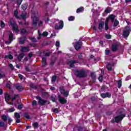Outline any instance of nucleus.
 <instances>
[{
    "mask_svg": "<svg viewBox=\"0 0 131 131\" xmlns=\"http://www.w3.org/2000/svg\"><path fill=\"white\" fill-rule=\"evenodd\" d=\"M24 117H25V118H27V119H29V118H30V116H29L28 113H25Z\"/></svg>",
    "mask_w": 131,
    "mask_h": 131,
    "instance_id": "79ce46f5",
    "label": "nucleus"
},
{
    "mask_svg": "<svg viewBox=\"0 0 131 131\" xmlns=\"http://www.w3.org/2000/svg\"><path fill=\"white\" fill-rule=\"evenodd\" d=\"M53 112H54V113H56V114L59 113V110H58L57 108H55L54 109Z\"/></svg>",
    "mask_w": 131,
    "mask_h": 131,
    "instance_id": "13d9d810",
    "label": "nucleus"
},
{
    "mask_svg": "<svg viewBox=\"0 0 131 131\" xmlns=\"http://www.w3.org/2000/svg\"><path fill=\"white\" fill-rule=\"evenodd\" d=\"M26 36H23L18 38V42L19 45H24V43H25V41H26Z\"/></svg>",
    "mask_w": 131,
    "mask_h": 131,
    "instance_id": "9b49d317",
    "label": "nucleus"
},
{
    "mask_svg": "<svg viewBox=\"0 0 131 131\" xmlns=\"http://www.w3.org/2000/svg\"><path fill=\"white\" fill-rule=\"evenodd\" d=\"M21 53H24L25 52H29L30 51L29 48H28V47H21Z\"/></svg>",
    "mask_w": 131,
    "mask_h": 131,
    "instance_id": "412c9836",
    "label": "nucleus"
},
{
    "mask_svg": "<svg viewBox=\"0 0 131 131\" xmlns=\"http://www.w3.org/2000/svg\"><path fill=\"white\" fill-rule=\"evenodd\" d=\"M131 32L130 27L127 26L126 27V30L123 31V36L124 37H128L129 34Z\"/></svg>",
    "mask_w": 131,
    "mask_h": 131,
    "instance_id": "7ed1b4c3",
    "label": "nucleus"
},
{
    "mask_svg": "<svg viewBox=\"0 0 131 131\" xmlns=\"http://www.w3.org/2000/svg\"><path fill=\"white\" fill-rule=\"evenodd\" d=\"M8 66L11 70H14V66H13V64L10 63Z\"/></svg>",
    "mask_w": 131,
    "mask_h": 131,
    "instance_id": "8fccbe9b",
    "label": "nucleus"
},
{
    "mask_svg": "<svg viewBox=\"0 0 131 131\" xmlns=\"http://www.w3.org/2000/svg\"><path fill=\"white\" fill-rule=\"evenodd\" d=\"M122 85V81H121V80H119V81H118V89H120V88H121Z\"/></svg>",
    "mask_w": 131,
    "mask_h": 131,
    "instance_id": "473e14b6",
    "label": "nucleus"
},
{
    "mask_svg": "<svg viewBox=\"0 0 131 131\" xmlns=\"http://www.w3.org/2000/svg\"><path fill=\"white\" fill-rule=\"evenodd\" d=\"M76 63H79V61L76 60H71L68 62V64H70V67L71 68H74V67H75V65L74 64H76Z\"/></svg>",
    "mask_w": 131,
    "mask_h": 131,
    "instance_id": "9d476101",
    "label": "nucleus"
},
{
    "mask_svg": "<svg viewBox=\"0 0 131 131\" xmlns=\"http://www.w3.org/2000/svg\"><path fill=\"white\" fill-rule=\"evenodd\" d=\"M28 7V3H25L21 6V8L24 11H26Z\"/></svg>",
    "mask_w": 131,
    "mask_h": 131,
    "instance_id": "393cba45",
    "label": "nucleus"
},
{
    "mask_svg": "<svg viewBox=\"0 0 131 131\" xmlns=\"http://www.w3.org/2000/svg\"><path fill=\"white\" fill-rule=\"evenodd\" d=\"M109 19L108 18H107L105 20V25H108V24H109Z\"/></svg>",
    "mask_w": 131,
    "mask_h": 131,
    "instance_id": "052dcab7",
    "label": "nucleus"
},
{
    "mask_svg": "<svg viewBox=\"0 0 131 131\" xmlns=\"http://www.w3.org/2000/svg\"><path fill=\"white\" fill-rule=\"evenodd\" d=\"M14 16L15 17L16 19H20V17L19 16H18V14H19V12H18L17 10H15L13 12Z\"/></svg>",
    "mask_w": 131,
    "mask_h": 131,
    "instance_id": "a878e982",
    "label": "nucleus"
},
{
    "mask_svg": "<svg viewBox=\"0 0 131 131\" xmlns=\"http://www.w3.org/2000/svg\"><path fill=\"white\" fill-rule=\"evenodd\" d=\"M58 99V102L60 103V104H62V105H64V104L67 103V99H66L65 98L61 97V95H59L57 96Z\"/></svg>",
    "mask_w": 131,
    "mask_h": 131,
    "instance_id": "0eeeda50",
    "label": "nucleus"
},
{
    "mask_svg": "<svg viewBox=\"0 0 131 131\" xmlns=\"http://www.w3.org/2000/svg\"><path fill=\"white\" fill-rule=\"evenodd\" d=\"M36 99L39 100L38 103L41 105V106H45L46 105V103L48 102V100L41 99V97L39 96H36Z\"/></svg>",
    "mask_w": 131,
    "mask_h": 131,
    "instance_id": "20e7f679",
    "label": "nucleus"
},
{
    "mask_svg": "<svg viewBox=\"0 0 131 131\" xmlns=\"http://www.w3.org/2000/svg\"><path fill=\"white\" fill-rule=\"evenodd\" d=\"M64 27V22L63 20H60L59 21V26L58 24H55V29L56 30H59V29H62Z\"/></svg>",
    "mask_w": 131,
    "mask_h": 131,
    "instance_id": "1a4fd4ad",
    "label": "nucleus"
},
{
    "mask_svg": "<svg viewBox=\"0 0 131 131\" xmlns=\"http://www.w3.org/2000/svg\"><path fill=\"white\" fill-rule=\"evenodd\" d=\"M83 128H82V127H81V126H79L78 127V129H77V130L78 131H83Z\"/></svg>",
    "mask_w": 131,
    "mask_h": 131,
    "instance_id": "e2e57ef3",
    "label": "nucleus"
},
{
    "mask_svg": "<svg viewBox=\"0 0 131 131\" xmlns=\"http://www.w3.org/2000/svg\"><path fill=\"white\" fill-rule=\"evenodd\" d=\"M11 99H12V97H11V95H9V94H8V93H6L5 94V101L8 102V101H9V100H11Z\"/></svg>",
    "mask_w": 131,
    "mask_h": 131,
    "instance_id": "a211bd4d",
    "label": "nucleus"
},
{
    "mask_svg": "<svg viewBox=\"0 0 131 131\" xmlns=\"http://www.w3.org/2000/svg\"><path fill=\"white\" fill-rule=\"evenodd\" d=\"M17 98H19V95L16 94V95H14V97L11 98V100L12 101H15V100H16V99H17Z\"/></svg>",
    "mask_w": 131,
    "mask_h": 131,
    "instance_id": "37998d69",
    "label": "nucleus"
},
{
    "mask_svg": "<svg viewBox=\"0 0 131 131\" xmlns=\"http://www.w3.org/2000/svg\"><path fill=\"white\" fill-rule=\"evenodd\" d=\"M100 96L102 99H105V98H110L111 97V94L109 92H106L105 93H102L100 94Z\"/></svg>",
    "mask_w": 131,
    "mask_h": 131,
    "instance_id": "dca6fc26",
    "label": "nucleus"
},
{
    "mask_svg": "<svg viewBox=\"0 0 131 131\" xmlns=\"http://www.w3.org/2000/svg\"><path fill=\"white\" fill-rule=\"evenodd\" d=\"M112 52H116L118 50V44L115 43L112 45Z\"/></svg>",
    "mask_w": 131,
    "mask_h": 131,
    "instance_id": "f3484780",
    "label": "nucleus"
},
{
    "mask_svg": "<svg viewBox=\"0 0 131 131\" xmlns=\"http://www.w3.org/2000/svg\"><path fill=\"white\" fill-rule=\"evenodd\" d=\"M111 37H112V36L111 35H109V34L105 35V38L107 39H111Z\"/></svg>",
    "mask_w": 131,
    "mask_h": 131,
    "instance_id": "09e8293b",
    "label": "nucleus"
},
{
    "mask_svg": "<svg viewBox=\"0 0 131 131\" xmlns=\"http://www.w3.org/2000/svg\"><path fill=\"white\" fill-rule=\"evenodd\" d=\"M32 126L34 128H38L39 124L37 122H35L32 124Z\"/></svg>",
    "mask_w": 131,
    "mask_h": 131,
    "instance_id": "c85d7f7f",
    "label": "nucleus"
},
{
    "mask_svg": "<svg viewBox=\"0 0 131 131\" xmlns=\"http://www.w3.org/2000/svg\"><path fill=\"white\" fill-rule=\"evenodd\" d=\"M81 47H82V42L81 41H78L75 43L74 48L76 51L81 49Z\"/></svg>",
    "mask_w": 131,
    "mask_h": 131,
    "instance_id": "6e6552de",
    "label": "nucleus"
},
{
    "mask_svg": "<svg viewBox=\"0 0 131 131\" xmlns=\"http://www.w3.org/2000/svg\"><path fill=\"white\" fill-rule=\"evenodd\" d=\"M14 116H15V118H17V119H19V118H20V114L18 113H15Z\"/></svg>",
    "mask_w": 131,
    "mask_h": 131,
    "instance_id": "a19ab883",
    "label": "nucleus"
},
{
    "mask_svg": "<svg viewBox=\"0 0 131 131\" xmlns=\"http://www.w3.org/2000/svg\"><path fill=\"white\" fill-rule=\"evenodd\" d=\"M106 69H107L108 71H111V70H112V65L110 62H107L106 64Z\"/></svg>",
    "mask_w": 131,
    "mask_h": 131,
    "instance_id": "bb28decb",
    "label": "nucleus"
},
{
    "mask_svg": "<svg viewBox=\"0 0 131 131\" xmlns=\"http://www.w3.org/2000/svg\"><path fill=\"white\" fill-rule=\"evenodd\" d=\"M30 39L31 41H33V42H36L37 41V40L36 39V38L34 37L31 38Z\"/></svg>",
    "mask_w": 131,
    "mask_h": 131,
    "instance_id": "603ef678",
    "label": "nucleus"
},
{
    "mask_svg": "<svg viewBox=\"0 0 131 131\" xmlns=\"http://www.w3.org/2000/svg\"><path fill=\"white\" fill-rule=\"evenodd\" d=\"M13 40H14V34H13L12 32H10L9 35V41H7L6 43L7 45H9V43H11Z\"/></svg>",
    "mask_w": 131,
    "mask_h": 131,
    "instance_id": "f8f14e48",
    "label": "nucleus"
},
{
    "mask_svg": "<svg viewBox=\"0 0 131 131\" xmlns=\"http://www.w3.org/2000/svg\"><path fill=\"white\" fill-rule=\"evenodd\" d=\"M49 45H50V43L45 41L41 44L40 47L42 48V47H47V46H49Z\"/></svg>",
    "mask_w": 131,
    "mask_h": 131,
    "instance_id": "c756f323",
    "label": "nucleus"
},
{
    "mask_svg": "<svg viewBox=\"0 0 131 131\" xmlns=\"http://www.w3.org/2000/svg\"><path fill=\"white\" fill-rule=\"evenodd\" d=\"M50 55H51V52L45 53V56H46V57H50Z\"/></svg>",
    "mask_w": 131,
    "mask_h": 131,
    "instance_id": "774afa93",
    "label": "nucleus"
},
{
    "mask_svg": "<svg viewBox=\"0 0 131 131\" xmlns=\"http://www.w3.org/2000/svg\"><path fill=\"white\" fill-rule=\"evenodd\" d=\"M27 16V12L26 11H23L21 13V14L19 16V19H22L23 20H24L25 21H26V19H27V17H26Z\"/></svg>",
    "mask_w": 131,
    "mask_h": 131,
    "instance_id": "ddd939ff",
    "label": "nucleus"
},
{
    "mask_svg": "<svg viewBox=\"0 0 131 131\" xmlns=\"http://www.w3.org/2000/svg\"><path fill=\"white\" fill-rule=\"evenodd\" d=\"M50 100L52 101V102H54V103H56V98L54 96H51Z\"/></svg>",
    "mask_w": 131,
    "mask_h": 131,
    "instance_id": "a18cd8bd",
    "label": "nucleus"
},
{
    "mask_svg": "<svg viewBox=\"0 0 131 131\" xmlns=\"http://www.w3.org/2000/svg\"><path fill=\"white\" fill-rule=\"evenodd\" d=\"M42 36H44L45 37H47V36H48V35H49V33L48 32H43L42 33Z\"/></svg>",
    "mask_w": 131,
    "mask_h": 131,
    "instance_id": "c03bdc74",
    "label": "nucleus"
},
{
    "mask_svg": "<svg viewBox=\"0 0 131 131\" xmlns=\"http://www.w3.org/2000/svg\"><path fill=\"white\" fill-rule=\"evenodd\" d=\"M29 46H30V47H32L33 48H35V47H36V44L35 43H29Z\"/></svg>",
    "mask_w": 131,
    "mask_h": 131,
    "instance_id": "3c124183",
    "label": "nucleus"
},
{
    "mask_svg": "<svg viewBox=\"0 0 131 131\" xmlns=\"http://www.w3.org/2000/svg\"><path fill=\"white\" fill-rule=\"evenodd\" d=\"M104 25H105V22L102 21H100L98 25V29L99 30H102L104 28Z\"/></svg>",
    "mask_w": 131,
    "mask_h": 131,
    "instance_id": "6ab92c4d",
    "label": "nucleus"
},
{
    "mask_svg": "<svg viewBox=\"0 0 131 131\" xmlns=\"http://www.w3.org/2000/svg\"><path fill=\"white\" fill-rule=\"evenodd\" d=\"M32 24L33 25L34 27H36L37 26V24H38V21H39V18L35 16L32 17Z\"/></svg>",
    "mask_w": 131,
    "mask_h": 131,
    "instance_id": "423d86ee",
    "label": "nucleus"
},
{
    "mask_svg": "<svg viewBox=\"0 0 131 131\" xmlns=\"http://www.w3.org/2000/svg\"><path fill=\"white\" fill-rule=\"evenodd\" d=\"M74 72L76 76L79 78H85L88 76V73H86V71L83 69L81 70H76Z\"/></svg>",
    "mask_w": 131,
    "mask_h": 131,
    "instance_id": "f257e3e1",
    "label": "nucleus"
},
{
    "mask_svg": "<svg viewBox=\"0 0 131 131\" xmlns=\"http://www.w3.org/2000/svg\"><path fill=\"white\" fill-rule=\"evenodd\" d=\"M30 88L31 89H34V90H37V86L35 84H32L30 85Z\"/></svg>",
    "mask_w": 131,
    "mask_h": 131,
    "instance_id": "ea45409f",
    "label": "nucleus"
},
{
    "mask_svg": "<svg viewBox=\"0 0 131 131\" xmlns=\"http://www.w3.org/2000/svg\"><path fill=\"white\" fill-rule=\"evenodd\" d=\"M9 23L12 27V29L14 30V31H18V26L17 25V24H16L15 20L13 19V18L10 19Z\"/></svg>",
    "mask_w": 131,
    "mask_h": 131,
    "instance_id": "f03ea898",
    "label": "nucleus"
},
{
    "mask_svg": "<svg viewBox=\"0 0 131 131\" xmlns=\"http://www.w3.org/2000/svg\"><path fill=\"white\" fill-rule=\"evenodd\" d=\"M119 116H122V115H124V117H125V114H122V111H120L119 112Z\"/></svg>",
    "mask_w": 131,
    "mask_h": 131,
    "instance_id": "bf43d9fd",
    "label": "nucleus"
},
{
    "mask_svg": "<svg viewBox=\"0 0 131 131\" xmlns=\"http://www.w3.org/2000/svg\"><path fill=\"white\" fill-rule=\"evenodd\" d=\"M110 54V50H105V55H109Z\"/></svg>",
    "mask_w": 131,
    "mask_h": 131,
    "instance_id": "338daca9",
    "label": "nucleus"
},
{
    "mask_svg": "<svg viewBox=\"0 0 131 131\" xmlns=\"http://www.w3.org/2000/svg\"><path fill=\"white\" fill-rule=\"evenodd\" d=\"M118 24H119V21L117 19L115 20L113 25L114 27H116V26H118Z\"/></svg>",
    "mask_w": 131,
    "mask_h": 131,
    "instance_id": "72a5a7b5",
    "label": "nucleus"
},
{
    "mask_svg": "<svg viewBox=\"0 0 131 131\" xmlns=\"http://www.w3.org/2000/svg\"><path fill=\"white\" fill-rule=\"evenodd\" d=\"M16 89L18 91V92H22L24 90V88L22 85H16Z\"/></svg>",
    "mask_w": 131,
    "mask_h": 131,
    "instance_id": "cd10ccee",
    "label": "nucleus"
},
{
    "mask_svg": "<svg viewBox=\"0 0 131 131\" xmlns=\"http://www.w3.org/2000/svg\"><path fill=\"white\" fill-rule=\"evenodd\" d=\"M25 68L26 71H27V72H30V70L29 69V67H27V66H25Z\"/></svg>",
    "mask_w": 131,
    "mask_h": 131,
    "instance_id": "864d4df0",
    "label": "nucleus"
},
{
    "mask_svg": "<svg viewBox=\"0 0 131 131\" xmlns=\"http://www.w3.org/2000/svg\"><path fill=\"white\" fill-rule=\"evenodd\" d=\"M23 107H24L23 104H18L17 109H18V110H21V109H22V108H23Z\"/></svg>",
    "mask_w": 131,
    "mask_h": 131,
    "instance_id": "de8ad7c7",
    "label": "nucleus"
},
{
    "mask_svg": "<svg viewBox=\"0 0 131 131\" xmlns=\"http://www.w3.org/2000/svg\"><path fill=\"white\" fill-rule=\"evenodd\" d=\"M56 80H57V76H52V82H53V83H55V82H56Z\"/></svg>",
    "mask_w": 131,
    "mask_h": 131,
    "instance_id": "c9c22d12",
    "label": "nucleus"
},
{
    "mask_svg": "<svg viewBox=\"0 0 131 131\" xmlns=\"http://www.w3.org/2000/svg\"><path fill=\"white\" fill-rule=\"evenodd\" d=\"M90 75L93 82H95V81H96V74L95 72H91Z\"/></svg>",
    "mask_w": 131,
    "mask_h": 131,
    "instance_id": "5701e85b",
    "label": "nucleus"
},
{
    "mask_svg": "<svg viewBox=\"0 0 131 131\" xmlns=\"http://www.w3.org/2000/svg\"><path fill=\"white\" fill-rule=\"evenodd\" d=\"M24 56H25V54L24 53L19 54V55L17 56V60H18L19 62H21V61H22V59L24 58Z\"/></svg>",
    "mask_w": 131,
    "mask_h": 131,
    "instance_id": "4be33fe9",
    "label": "nucleus"
},
{
    "mask_svg": "<svg viewBox=\"0 0 131 131\" xmlns=\"http://www.w3.org/2000/svg\"><path fill=\"white\" fill-rule=\"evenodd\" d=\"M0 26H1V28H2V29L6 27V24L3 20L1 21Z\"/></svg>",
    "mask_w": 131,
    "mask_h": 131,
    "instance_id": "f704fd0d",
    "label": "nucleus"
},
{
    "mask_svg": "<svg viewBox=\"0 0 131 131\" xmlns=\"http://www.w3.org/2000/svg\"><path fill=\"white\" fill-rule=\"evenodd\" d=\"M124 118V115H122V116H117L115 118V122L117 123H118V122H120L122 119Z\"/></svg>",
    "mask_w": 131,
    "mask_h": 131,
    "instance_id": "4468645a",
    "label": "nucleus"
},
{
    "mask_svg": "<svg viewBox=\"0 0 131 131\" xmlns=\"http://www.w3.org/2000/svg\"><path fill=\"white\" fill-rule=\"evenodd\" d=\"M37 102L36 100H33L32 102V106H36Z\"/></svg>",
    "mask_w": 131,
    "mask_h": 131,
    "instance_id": "680f3d73",
    "label": "nucleus"
},
{
    "mask_svg": "<svg viewBox=\"0 0 131 131\" xmlns=\"http://www.w3.org/2000/svg\"><path fill=\"white\" fill-rule=\"evenodd\" d=\"M13 58L14 57L13 56V55H12V54H9L5 56L6 59H9L10 60H13Z\"/></svg>",
    "mask_w": 131,
    "mask_h": 131,
    "instance_id": "7c9ffc66",
    "label": "nucleus"
},
{
    "mask_svg": "<svg viewBox=\"0 0 131 131\" xmlns=\"http://www.w3.org/2000/svg\"><path fill=\"white\" fill-rule=\"evenodd\" d=\"M99 81H103V76L102 75L100 76L98 78Z\"/></svg>",
    "mask_w": 131,
    "mask_h": 131,
    "instance_id": "69168bd1",
    "label": "nucleus"
},
{
    "mask_svg": "<svg viewBox=\"0 0 131 131\" xmlns=\"http://www.w3.org/2000/svg\"><path fill=\"white\" fill-rule=\"evenodd\" d=\"M107 18L108 20H111L112 23H113V22H114V20H115V15L114 14H111Z\"/></svg>",
    "mask_w": 131,
    "mask_h": 131,
    "instance_id": "aec40b11",
    "label": "nucleus"
},
{
    "mask_svg": "<svg viewBox=\"0 0 131 131\" xmlns=\"http://www.w3.org/2000/svg\"><path fill=\"white\" fill-rule=\"evenodd\" d=\"M59 92L61 95H63L64 97H68L69 95V92H67L64 89V86H61L59 88Z\"/></svg>",
    "mask_w": 131,
    "mask_h": 131,
    "instance_id": "39448f33",
    "label": "nucleus"
},
{
    "mask_svg": "<svg viewBox=\"0 0 131 131\" xmlns=\"http://www.w3.org/2000/svg\"><path fill=\"white\" fill-rule=\"evenodd\" d=\"M22 2H23V0H16V3L18 6H21Z\"/></svg>",
    "mask_w": 131,
    "mask_h": 131,
    "instance_id": "49530a36",
    "label": "nucleus"
},
{
    "mask_svg": "<svg viewBox=\"0 0 131 131\" xmlns=\"http://www.w3.org/2000/svg\"><path fill=\"white\" fill-rule=\"evenodd\" d=\"M5 126V123L0 121V127H4Z\"/></svg>",
    "mask_w": 131,
    "mask_h": 131,
    "instance_id": "4d7b16f0",
    "label": "nucleus"
},
{
    "mask_svg": "<svg viewBox=\"0 0 131 131\" xmlns=\"http://www.w3.org/2000/svg\"><path fill=\"white\" fill-rule=\"evenodd\" d=\"M18 76L19 78H20V79H21V80H22V79H23V75H22V74H19L18 75Z\"/></svg>",
    "mask_w": 131,
    "mask_h": 131,
    "instance_id": "0e129e2a",
    "label": "nucleus"
},
{
    "mask_svg": "<svg viewBox=\"0 0 131 131\" xmlns=\"http://www.w3.org/2000/svg\"><path fill=\"white\" fill-rule=\"evenodd\" d=\"M15 111V108L14 107H11L8 109V112H14Z\"/></svg>",
    "mask_w": 131,
    "mask_h": 131,
    "instance_id": "5fc2aeb1",
    "label": "nucleus"
},
{
    "mask_svg": "<svg viewBox=\"0 0 131 131\" xmlns=\"http://www.w3.org/2000/svg\"><path fill=\"white\" fill-rule=\"evenodd\" d=\"M55 46L57 48H59V47H60V42L59 41H56Z\"/></svg>",
    "mask_w": 131,
    "mask_h": 131,
    "instance_id": "6e6d98bb",
    "label": "nucleus"
},
{
    "mask_svg": "<svg viewBox=\"0 0 131 131\" xmlns=\"http://www.w3.org/2000/svg\"><path fill=\"white\" fill-rule=\"evenodd\" d=\"M84 8L83 7L78 8L76 10V13H81Z\"/></svg>",
    "mask_w": 131,
    "mask_h": 131,
    "instance_id": "2f4dec72",
    "label": "nucleus"
},
{
    "mask_svg": "<svg viewBox=\"0 0 131 131\" xmlns=\"http://www.w3.org/2000/svg\"><path fill=\"white\" fill-rule=\"evenodd\" d=\"M69 21H74L75 20V17L73 16H70L68 17Z\"/></svg>",
    "mask_w": 131,
    "mask_h": 131,
    "instance_id": "4c0bfd02",
    "label": "nucleus"
},
{
    "mask_svg": "<svg viewBox=\"0 0 131 131\" xmlns=\"http://www.w3.org/2000/svg\"><path fill=\"white\" fill-rule=\"evenodd\" d=\"M42 66L43 67L47 66V58L46 57H42Z\"/></svg>",
    "mask_w": 131,
    "mask_h": 131,
    "instance_id": "b1692460",
    "label": "nucleus"
},
{
    "mask_svg": "<svg viewBox=\"0 0 131 131\" xmlns=\"http://www.w3.org/2000/svg\"><path fill=\"white\" fill-rule=\"evenodd\" d=\"M2 119H3V120H4V121H7V120H8V117H7V116H6V115H2Z\"/></svg>",
    "mask_w": 131,
    "mask_h": 131,
    "instance_id": "e433bc0d",
    "label": "nucleus"
},
{
    "mask_svg": "<svg viewBox=\"0 0 131 131\" xmlns=\"http://www.w3.org/2000/svg\"><path fill=\"white\" fill-rule=\"evenodd\" d=\"M27 32V30H26L25 28H23L22 30L20 31L21 34H25Z\"/></svg>",
    "mask_w": 131,
    "mask_h": 131,
    "instance_id": "58836bf2",
    "label": "nucleus"
},
{
    "mask_svg": "<svg viewBox=\"0 0 131 131\" xmlns=\"http://www.w3.org/2000/svg\"><path fill=\"white\" fill-rule=\"evenodd\" d=\"M112 10H113L112 8L107 7L105 9L104 13H103V16L105 17V14H106V15H107V14L111 13V12H112Z\"/></svg>",
    "mask_w": 131,
    "mask_h": 131,
    "instance_id": "2eb2a0df",
    "label": "nucleus"
}]
</instances>
